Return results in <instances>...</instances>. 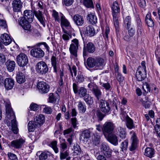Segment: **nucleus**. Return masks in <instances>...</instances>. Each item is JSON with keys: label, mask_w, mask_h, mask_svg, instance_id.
<instances>
[{"label": "nucleus", "mask_w": 160, "mask_h": 160, "mask_svg": "<svg viewBox=\"0 0 160 160\" xmlns=\"http://www.w3.org/2000/svg\"><path fill=\"white\" fill-rule=\"evenodd\" d=\"M19 23L27 34L32 35L34 33V30L31 28L30 22L29 20L25 19L24 18L21 17L18 20Z\"/></svg>", "instance_id": "f257e3e1"}, {"label": "nucleus", "mask_w": 160, "mask_h": 160, "mask_svg": "<svg viewBox=\"0 0 160 160\" xmlns=\"http://www.w3.org/2000/svg\"><path fill=\"white\" fill-rule=\"evenodd\" d=\"M36 72L39 75H45L48 72L49 68L45 62L41 61L38 62L36 66Z\"/></svg>", "instance_id": "f03ea898"}, {"label": "nucleus", "mask_w": 160, "mask_h": 160, "mask_svg": "<svg viewBox=\"0 0 160 160\" xmlns=\"http://www.w3.org/2000/svg\"><path fill=\"white\" fill-rule=\"evenodd\" d=\"M96 50L95 45L92 42H88L84 45L83 48V55L84 60L88 56V53H93Z\"/></svg>", "instance_id": "7ed1b4c3"}, {"label": "nucleus", "mask_w": 160, "mask_h": 160, "mask_svg": "<svg viewBox=\"0 0 160 160\" xmlns=\"http://www.w3.org/2000/svg\"><path fill=\"white\" fill-rule=\"evenodd\" d=\"M114 125L113 123L110 122H107L105 123L102 127V132L106 137V134L112 133L114 128Z\"/></svg>", "instance_id": "20e7f679"}, {"label": "nucleus", "mask_w": 160, "mask_h": 160, "mask_svg": "<svg viewBox=\"0 0 160 160\" xmlns=\"http://www.w3.org/2000/svg\"><path fill=\"white\" fill-rule=\"evenodd\" d=\"M16 60L19 66H25L28 62V57L23 53H20L17 56Z\"/></svg>", "instance_id": "39448f33"}, {"label": "nucleus", "mask_w": 160, "mask_h": 160, "mask_svg": "<svg viewBox=\"0 0 160 160\" xmlns=\"http://www.w3.org/2000/svg\"><path fill=\"white\" fill-rule=\"evenodd\" d=\"M99 103L101 110L104 113H108L111 111V108L108 101L101 99Z\"/></svg>", "instance_id": "423d86ee"}, {"label": "nucleus", "mask_w": 160, "mask_h": 160, "mask_svg": "<svg viewBox=\"0 0 160 160\" xmlns=\"http://www.w3.org/2000/svg\"><path fill=\"white\" fill-rule=\"evenodd\" d=\"M79 41L75 38L72 40L69 50L70 53L75 57L77 56V52L78 49Z\"/></svg>", "instance_id": "0eeeda50"}, {"label": "nucleus", "mask_w": 160, "mask_h": 160, "mask_svg": "<svg viewBox=\"0 0 160 160\" xmlns=\"http://www.w3.org/2000/svg\"><path fill=\"white\" fill-rule=\"evenodd\" d=\"M100 148L101 152L103 154L104 156L107 158L112 157V151L108 146L102 143L101 145Z\"/></svg>", "instance_id": "6e6552de"}, {"label": "nucleus", "mask_w": 160, "mask_h": 160, "mask_svg": "<svg viewBox=\"0 0 160 160\" xmlns=\"http://www.w3.org/2000/svg\"><path fill=\"white\" fill-rule=\"evenodd\" d=\"M131 140L132 143L129 147V150L131 151H132L135 150L137 148L139 142L136 134L134 132H133L132 135Z\"/></svg>", "instance_id": "1a4fd4ad"}, {"label": "nucleus", "mask_w": 160, "mask_h": 160, "mask_svg": "<svg viewBox=\"0 0 160 160\" xmlns=\"http://www.w3.org/2000/svg\"><path fill=\"white\" fill-rule=\"evenodd\" d=\"M37 87L39 92L42 94L47 93L49 90V86L44 82H40L38 83Z\"/></svg>", "instance_id": "9d476101"}, {"label": "nucleus", "mask_w": 160, "mask_h": 160, "mask_svg": "<svg viewBox=\"0 0 160 160\" xmlns=\"http://www.w3.org/2000/svg\"><path fill=\"white\" fill-rule=\"evenodd\" d=\"M83 33L88 37H92L95 35L96 30L92 26L88 25L84 27Z\"/></svg>", "instance_id": "9b49d317"}, {"label": "nucleus", "mask_w": 160, "mask_h": 160, "mask_svg": "<svg viewBox=\"0 0 160 160\" xmlns=\"http://www.w3.org/2000/svg\"><path fill=\"white\" fill-rule=\"evenodd\" d=\"M25 142V140L22 138H20L12 141L10 143V146L17 149L21 148Z\"/></svg>", "instance_id": "f8f14e48"}, {"label": "nucleus", "mask_w": 160, "mask_h": 160, "mask_svg": "<svg viewBox=\"0 0 160 160\" xmlns=\"http://www.w3.org/2000/svg\"><path fill=\"white\" fill-rule=\"evenodd\" d=\"M107 140L114 146H117L118 143V138L115 134L111 133L107 135L106 137Z\"/></svg>", "instance_id": "ddd939ff"}, {"label": "nucleus", "mask_w": 160, "mask_h": 160, "mask_svg": "<svg viewBox=\"0 0 160 160\" xmlns=\"http://www.w3.org/2000/svg\"><path fill=\"white\" fill-rule=\"evenodd\" d=\"M142 69L141 66H139L137 70L136 73V77L139 81L144 80L146 78V72H144L141 70Z\"/></svg>", "instance_id": "4468645a"}, {"label": "nucleus", "mask_w": 160, "mask_h": 160, "mask_svg": "<svg viewBox=\"0 0 160 160\" xmlns=\"http://www.w3.org/2000/svg\"><path fill=\"white\" fill-rule=\"evenodd\" d=\"M5 107L6 113L8 118L9 119H10V118H15V116L11 108L10 102H6Z\"/></svg>", "instance_id": "2eb2a0df"}, {"label": "nucleus", "mask_w": 160, "mask_h": 160, "mask_svg": "<svg viewBox=\"0 0 160 160\" xmlns=\"http://www.w3.org/2000/svg\"><path fill=\"white\" fill-rule=\"evenodd\" d=\"M31 54L33 57L40 58L44 56V53L41 48H37L32 49L31 51Z\"/></svg>", "instance_id": "dca6fc26"}, {"label": "nucleus", "mask_w": 160, "mask_h": 160, "mask_svg": "<svg viewBox=\"0 0 160 160\" xmlns=\"http://www.w3.org/2000/svg\"><path fill=\"white\" fill-rule=\"evenodd\" d=\"M14 81L12 78H7L4 80V86L7 91L12 89L14 84Z\"/></svg>", "instance_id": "f3484780"}, {"label": "nucleus", "mask_w": 160, "mask_h": 160, "mask_svg": "<svg viewBox=\"0 0 160 160\" xmlns=\"http://www.w3.org/2000/svg\"><path fill=\"white\" fill-rule=\"evenodd\" d=\"M22 4L21 0H14L12 4L13 11L16 12H20L22 7Z\"/></svg>", "instance_id": "a211bd4d"}, {"label": "nucleus", "mask_w": 160, "mask_h": 160, "mask_svg": "<svg viewBox=\"0 0 160 160\" xmlns=\"http://www.w3.org/2000/svg\"><path fill=\"white\" fill-rule=\"evenodd\" d=\"M74 23L78 26H82L84 23V21L83 16L79 14L74 15L73 18Z\"/></svg>", "instance_id": "6ab92c4d"}, {"label": "nucleus", "mask_w": 160, "mask_h": 160, "mask_svg": "<svg viewBox=\"0 0 160 160\" xmlns=\"http://www.w3.org/2000/svg\"><path fill=\"white\" fill-rule=\"evenodd\" d=\"M112 15H119L120 8L118 2H114L111 6Z\"/></svg>", "instance_id": "aec40b11"}, {"label": "nucleus", "mask_w": 160, "mask_h": 160, "mask_svg": "<svg viewBox=\"0 0 160 160\" xmlns=\"http://www.w3.org/2000/svg\"><path fill=\"white\" fill-rule=\"evenodd\" d=\"M61 16V25L62 27H69L70 28V31H73V29L71 28L70 23L65 18V16L62 13H60Z\"/></svg>", "instance_id": "412c9836"}, {"label": "nucleus", "mask_w": 160, "mask_h": 160, "mask_svg": "<svg viewBox=\"0 0 160 160\" xmlns=\"http://www.w3.org/2000/svg\"><path fill=\"white\" fill-rule=\"evenodd\" d=\"M0 38L1 42L5 45H8L11 42V39L9 36L6 33L2 34Z\"/></svg>", "instance_id": "4be33fe9"}, {"label": "nucleus", "mask_w": 160, "mask_h": 160, "mask_svg": "<svg viewBox=\"0 0 160 160\" xmlns=\"http://www.w3.org/2000/svg\"><path fill=\"white\" fill-rule=\"evenodd\" d=\"M24 16L21 17L27 19L30 22H32L34 18V12L32 11L26 10L23 12Z\"/></svg>", "instance_id": "5701e85b"}, {"label": "nucleus", "mask_w": 160, "mask_h": 160, "mask_svg": "<svg viewBox=\"0 0 160 160\" xmlns=\"http://www.w3.org/2000/svg\"><path fill=\"white\" fill-rule=\"evenodd\" d=\"M5 65L8 71L9 72H12L15 69L16 63L14 61L9 59L5 62Z\"/></svg>", "instance_id": "b1692460"}, {"label": "nucleus", "mask_w": 160, "mask_h": 160, "mask_svg": "<svg viewBox=\"0 0 160 160\" xmlns=\"http://www.w3.org/2000/svg\"><path fill=\"white\" fill-rule=\"evenodd\" d=\"M34 14H35V16L43 26H45V22L44 21V18L42 12L39 10L38 11H34Z\"/></svg>", "instance_id": "393cba45"}, {"label": "nucleus", "mask_w": 160, "mask_h": 160, "mask_svg": "<svg viewBox=\"0 0 160 160\" xmlns=\"http://www.w3.org/2000/svg\"><path fill=\"white\" fill-rule=\"evenodd\" d=\"M87 19L89 23L92 25L95 24L97 22V18L93 13L88 14L87 16Z\"/></svg>", "instance_id": "a878e982"}, {"label": "nucleus", "mask_w": 160, "mask_h": 160, "mask_svg": "<svg viewBox=\"0 0 160 160\" xmlns=\"http://www.w3.org/2000/svg\"><path fill=\"white\" fill-rule=\"evenodd\" d=\"M155 153V151L153 148L147 147L145 149L144 155L150 158H152L154 156Z\"/></svg>", "instance_id": "bb28decb"}, {"label": "nucleus", "mask_w": 160, "mask_h": 160, "mask_svg": "<svg viewBox=\"0 0 160 160\" xmlns=\"http://www.w3.org/2000/svg\"><path fill=\"white\" fill-rule=\"evenodd\" d=\"M145 22L148 27H153L154 26V22L151 18V13H148L146 15L145 18Z\"/></svg>", "instance_id": "cd10ccee"}, {"label": "nucleus", "mask_w": 160, "mask_h": 160, "mask_svg": "<svg viewBox=\"0 0 160 160\" xmlns=\"http://www.w3.org/2000/svg\"><path fill=\"white\" fill-rule=\"evenodd\" d=\"M16 78L18 83L19 84L24 83L26 81L25 74L18 72L17 74Z\"/></svg>", "instance_id": "c85d7f7f"}, {"label": "nucleus", "mask_w": 160, "mask_h": 160, "mask_svg": "<svg viewBox=\"0 0 160 160\" xmlns=\"http://www.w3.org/2000/svg\"><path fill=\"white\" fill-rule=\"evenodd\" d=\"M95 62L96 69H102L103 66V59L101 58H98L95 59Z\"/></svg>", "instance_id": "c756f323"}, {"label": "nucleus", "mask_w": 160, "mask_h": 160, "mask_svg": "<svg viewBox=\"0 0 160 160\" xmlns=\"http://www.w3.org/2000/svg\"><path fill=\"white\" fill-rule=\"evenodd\" d=\"M116 132L120 138L122 139H124L126 138V133L125 129L123 128L120 127H118L117 128Z\"/></svg>", "instance_id": "7c9ffc66"}, {"label": "nucleus", "mask_w": 160, "mask_h": 160, "mask_svg": "<svg viewBox=\"0 0 160 160\" xmlns=\"http://www.w3.org/2000/svg\"><path fill=\"white\" fill-rule=\"evenodd\" d=\"M28 126V129L29 132H33L35 128L39 127L38 124H37L34 120L29 121Z\"/></svg>", "instance_id": "2f4dec72"}, {"label": "nucleus", "mask_w": 160, "mask_h": 160, "mask_svg": "<svg viewBox=\"0 0 160 160\" xmlns=\"http://www.w3.org/2000/svg\"><path fill=\"white\" fill-rule=\"evenodd\" d=\"M45 117L42 114H40L38 117H36V120L34 119V121L37 124H38V125L39 127L45 121Z\"/></svg>", "instance_id": "473e14b6"}, {"label": "nucleus", "mask_w": 160, "mask_h": 160, "mask_svg": "<svg viewBox=\"0 0 160 160\" xmlns=\"http://www.w3.org/2000/svg\"><path fill=\"white\" fill-rule=\"evenodd\" d=\"M126 125L128 128L131 129L134 128L133 120L128 116L126 117Z\"/></svg>", "instance_id": "72a5a7b5"}, {"label": "nucleus", "mask_w": 160, "mask_h": 160, "mask_svg": "<svg viewBox=\"0 0 160 160\" xmlns=\"http://www.w3.org/2000/svg\"><path fill=\"white\" fill-rule=\"evenodd\" d=\"M51 62L53 68L54 72L57 73V72L58 64L56 61V57L54 56H52L51 57Z\"/></svg>", "instance_id": "f704fd0d"}, {"label": "nucleus", "mask_w": 160, "mask_h": 160, "mask_svg": "<svg viewBox=\"0 0 160 160\" xmlns=\"http://www.w3.org/2000/svg\"><path fill=\"white\" fill-rule=\"evenodd\" d=\"M82 97H83L84 100L87 104L88 105H91L93 103V101L92 98L87 93Z\"/></svg>", "instance_id": "c9c22d12"}, {"label": "nucleus", "mask_w": 160, "mask_h": 160, "mask_svg": "<svg viewBox=\"0 0 160 160\" xmlns=\"http://www.w3.org/2000/svg\"><path fill=\"white\" fill-rule=\"evenodd\" d=\"M95 59L92 57L88 58L87 61V66L89 68H93L95 66Z\"/></svg>", "instance_id": "e433bc0d"}, {"label": "nucleus", "mask_w": 160, "mask_h": 160, "mask_svg": "<svg viewBox=\"0 0 160 160\" xmlns=\"http://www.w3.org/2000/svg\"><path fill=\"white\" fill-rule=\"evenodd\" d=\"M63 32L65 34H63L62 35V38L64 40L68 41L69 40L70 37L71 38L72 34L70 30L69 31L63 30Z\"/></svg>", "instance_id": "4c0bfd02"}, {"label": "nucleus", "mask_w": 160, "mask_h": 160, "mask_svg": "<svg viewBox=\"0 0 160 160\" xmlns=\"http://www.w3.org/2000/svg\"><path fill=\"white\" fill-rule=\"evenodd\" d=\"M90 137V132L88 130L83 131L81 134V138H83L84 140H87Z\"/></svg>", "instance_id": "58836bf2"}, {"label": "nucleus", "mask_w": 160, "mask_h": 160, "mask_svg": "<svg viewBox=\"0 0 160 160\" xmlns=\"http://www.w3.org/2000/svg\"><path fill=\"white\" fill-rule=\"evenodd\" d=\"M96 115L98 121V122L101 121L105 116V114H103L100 110L97 111L96 112Z\"/></svg>", "instance_id": "ea45409f"}, {"label": "nucleus", "mask_w": 160, "mask_h": 160, "mask_svg": "<svg viewBox=\"0 0 160 160\" xmlns=\"http://www.w3.org/2000/svg\"><path fill=\"white\" fill-rule=\"evenodd\" d=\"M93 93L97 98L98 100H99L102 95V92L101 90L97 87L92 91Z\"/></svg>", "instance_id": "a19ab883"}, {"label": "nucleus", "mask_w": 160, "mask_h": 160, "mask_svg": "<svg viewBox=\"0 0 160 160\" xmlns=\"http://www.w3.org/2000/svg\"><path fill=\"white\" fill-rule=\"evenodd\" d=\"M78 108L80 112L82 113H84L86 109L85 105L81 101L79 102L78 105Z\"/></svg>", "instance_id": "79ce46f5"}, {"label": "nucleus", "mask_w": 160, "mask_h": 160, "mask_svg": "<svg viewBox=\"0 0 160 160\" xmlns=\"http://www.w3.org/2000/svg\"><path fill=\"white\" fill-rule=\"evenodd\" d=\"M84 5L88 8H94V5L92 0H84Z\"/></svg>", "instance_id": "37998d69"}, {"label": "nucleus", "mask_w": 160, "mask_h": 160, "mask_svg": "<svg viewBox=\"0 0 160 160\" xmlns=\"http://www.w3.org/2000/svg\"><path fill=\"white\" fill-rule=\"evenodd\" d=\"M87 94V90L85 88L81 87L79 88L78 94L80 97H82Z\"/></svg>", "instance_id": "c03bdc74"}, {"label": "nucleus", "mask_w": 160, "mask_h": 160, "mask_svg": "<svg viewBox=\"0 0 160 160\" xmlns=\"http://www.w3.org/2000/svg\"><path fill=\"white\" fill-rule=\"evenodd\" d=\"M74 153L76 155H79L81 153V150L80 147L78 144L74 145L73 147Z\"/></svg>", "instance_id": "a18cd8bd"}, {"label": "nucleus", "mask_w": 160, "mask_h": 160, "mask_svg": "<svg viewBox=\"0 0 160 160\" xmlns=\"http://www.w3.org/2000/svg\"><path fill=\"white\" fill-rule=\"evenodd\" d=\"M93 142L95 145L98 144L100 142V136L98 133H96L94 135L93 138Z\"/></svg>", "instance_id": "49530a36"}, {"label": "nucleus", "mask_w": 160, "mask_h": 160, "mask_svg": "<svg viewBox=\"0 0 160 160\" xmlns=\"http://www.w3.org/2000/svg\"><path fill=\"white\" fill-rule=\"evenodd\" d=\"M57 143L56 141H53L51 142L49 145L53 148L56 153H57L58 152V149L57 146Z\"/></svg>", "instance_id": "de8ad7c7"}, {"label": "nucleus", "mask_w": 160, "mask_h": 160, "mask_svg": "<svg viewBox=\"0 0 160 160\" xmlns=\"http://www.w3.org/2000/svg\"><path fill=\"white\" fill-rule=\"evenodd\" d=\"M142 88L144 92H143V93L144 94L148 92H150V88L149 85L147 82H145L143 84Z\"/></svg>", "instance_id": "09e8293b"}, {"label": "nucleus", "mask_w": 160, "mask_h": 160, "mask_svg": "<svg viewBox=\"0 0 160 160\" xmlns=\"http://www.w3.org/2000/svg\"><path fill=\"white\" fill-rule=\"evenodd\" d=\"M124 23L126 25L128 28H130L131 24V19L129 16H128L126 17L124 21Z\"/></svg>", "instance_id": "8fccbe9b"}, {"label": "nucleus", "mask_w": 160, "mask_h": 160, "mask_svg": "<svg viewBox=\"0 0 160 160\" xmlns=\"http://www.w3.org/2000/svg\"><path fill=\"white\" fill-rule=\"evenodd\" d=\"M128 140L126 139L121 143V148L122 151L124 150L126 151L127 150L128 145Z\"/></svg>", "instance_id": "3c124183"}, {"label": "nucleus", "mask_w": 160, "mask_h": 160, "mask_svg": "<svg viewBox=\"0 0 160 160\" xmlns=\"http://www.w3.org/2000/svg\"><path fill=\"white\" fill-rule=\"evenodd\" d=\"M112 16L115 27L116 28H118L119 27L118 18L119 17V15H112Z\"/></svg>", "instance_id": "603ef678"}, {"label": "nucleus", "mask_w": 160, "mask_h": 160, "mask_svg": "<svg viewBox=\"0 0 160 160\" xmlns=\"http://www.w3.org/2000/svg\"><path fill=\"white\" fill-rule=\"evenodd\" d=\"M68 155L69 153L67 151L64 152V151H62V150L60 152V158L61 160L65 159Z\"/></svg>", "instance_id": "864d4df0"}, {"label": "nucleus", "mask_w": 160, "mask_h": 160, "mask_svg": "<svg viewBox=\"0 0 160 160\" xmlns=\"http://www.w3.org/2000/svg\"><path fill=\"white\" fill-rule=\"evenodd\" d=\"M100 84L102 87L104 88L106 90H109L111 88V85L108 82L102 83L100 82Z\"/></svg>", "instance_id": "5fc2aeb1"}, {"label": "nucleus", "mask_w": 160, "mask_h": 160, "mask_svg": "<svg viewBox=\"0 0 160 160\" xmlns=\"http://www.w3.org/2000/svg\"><path fill=\"white\" fill-rule=\"evenodd\" d=\"M52 15L54 18L55 21L58 22H60V19L58 12H56L55 10H53L52 11Z\"/></svg>", "instance_id": "6e6d98bb"}, {"label": "nucleus", "mask_w": 160, "mask_h": 160, "mask_svg": "<svg viewBox=\"0 0 160 160\" xmlns=\"http://www.w3.org/2000/svg\"><path fill=\"white\" fill-rule=\"evenodd\" d=\"M84 80V77L82 75L78 74L76 77V80L77 82H82Z\"/></svg>", "instance_id": "4d7b16f0"}, {"label": "nucleus", "mask_w": 160, "mask_h": 160, "mask_svg": "<svg viewBox=\"0 0 160 160\" xmlns=\"http://www.w3.org/2000/svg\"><path fill=\"white\" fill-rule=\"evenodd\" d=\"M56 100V98L54 96L53 93H51L49 94L48 98V102L51 103H54Z\"/></svg>", "instance_id": "13d9d810"}, {"label": "nucleus", "mask_w": 160, "mask_h": 160, "mask_svg": "<svg viewBox=\"0 0 160 160\" xmlns=\"http://www.w3.org/2000/svg\"><path fill=\"white\" fill-rule=\"evenodd\" d=\"M74 130L72 128V127H70L68 129L65 130L63 131V135H66V134H72L73 133V132Z\"/></svg>", "instance_id": "bf43d9fd"}, {"label": "nucleus", "mask_w": 160, "mask_h": 160, "mask_svg": "<svg viewBox=\"0 0 160 160\" xmlns=\"http://www.w3.org/2000/svg\"><path fill=\"white\" fill-rule=\"evenodd\" d=\"M6 61V58L5 55L0 52V65L3 64Z\"/></svg>", "instance_id": "052dcab7"}, {"label": "nucleus", "mask_w": 160, "mask_h": 160, "mask_svg": "<svg viewBox=\"0 0 160 160\" xmlns=\"http://www.w3.org/2000/svg\"><path fill=\"white\" fill-rule=\"evenodd\" d=\"M69 70L70 72L71 75L72 76V77H73V74L72 72V71H73V72L74 73V75L75 76H76L77 75V70H76V67L75 66H73L72 68V69L71 68V67H69Z\"/></svg>", "instance_id": "680f3d73"}, {"label": "nucleus", "mask_w": 160, "mask_h": 160, "mask_svg": "<svg viewBox=\"0 0 160 160\" xmlns=\"http://www.w3.org/2000/svg\"><path fill=\"white\" fill-rule=\"evenodd\" d=\"M7 155L8 157L12 160H18L16 155L14 154L8 152Z\"/></svg>", "instance_id": "e2e57ef3"}, {"label": "nucleus", "mask_w": 160, "mask_h": 160, "mask_svg": "<svg viewBox=\"0 0 160 160\" xmlns=\"http://www.w3.org/2000/svg\"><path fill=\"white\" fill-rule=\"evenodd\" d=\"M31 110L36 111L38 109V105L36 104L32 103L29 107Z\"/></svg>", "instance_id": "0e129e2a"}, {"label": "nucleus", "mask_w": 160, "mask_h": 160, "mask_svg": "<svg viewBox=\"0 0 160 160\" xmlns=\"http://www.w3.org/2000/svg\"><path fill=\"white\" fill-rule=\"evenodd\" d=\"M48 157V155L45 152L42 153L39 156L40 160H46Z\"/></svg>", "instance_id": "69168bd1"}, {"label": "nucleus", "mask_w": 160, "mask_h": 160, "mask_svg": "<svg viewBox=\"0 0 160 160\" xmlns=\"http://www.w3.org/2000/svg\"><path fill=\"white\" fill-rule=\"evenodd\" d=\"M139 6L142 8H144L146 6L145 0H138V1Z\"/></svg>", "instance_id": "338daca9"}, {"label": "nucleus", "mask_w": 160, "mask_h": 160, "mask_svg": "<svg viewBox=\"0 0 160 160\" xmlns=\"http://www.w3.org/2000/svg\"><path fill=\"white\" fill-rule=\"evenodd\" d=\"M128 33L130 37H133L135 34V31L132 28H128Z\"/></svg>", "instance_id": "774afa93"}]
</instances>
